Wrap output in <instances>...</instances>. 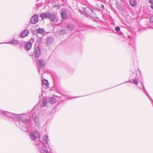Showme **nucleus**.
I'll list each match as a JSON object with an SVG mask.
<instances>
[{
  "mask_svg": "<svg viewBox=\"0 0 153 153\" xmlns=\"http://www.w3.org/2000/svg\"><path fill=\"white\" fill-rule=\"evenodd\" d=\"M29 33L28 30H25L23 31L20 34L19 36L22 38H24L27 36Z\"/></svg>",
  "mask_w": 153,
  "mask_h": 153,
  "instance_id": "8",
  "label": "nucleus"
},
{
  "mask_svg": "<svg viewBox=\"0 0 153 153\" xmlns=\"http://www.w3.org/2000/svg\"><path fill=\"white\" fill-rule=\"evenodd\" d=\"M59 33L60 35H64L66 33V31L65 29H62L59 32Z\"/></svg>",
  "mask_w": 153,
  "mask_h": 153,
  "instance_id": "23",
  "label": "nucleus"
},
{
  "mask_svg": "<svg viewBox=\"0 0 153 153\" xmlns=\"http://www.w3.org/2000/svg\"><path fill=\"white\" fill-rule=\"evenodd\" d=\"M68 30L69 31H71L75 27V26L72 25H70L68 26Z\"/></svg>",
  "mask_w": 153,
  "mask_h": 153,
  "instance_id": "17",
  "label": "nucleus"
},
{
  "mask_svg": "<svg viewBox=\"0 0 153 153\" xmlns=\"http://www.w3.org/2000/svg\"><path fill=\"white\" fill-rule=\"evenodd\" d=\"M37 33L41 34H43L44 31L43 29L40 28H39L37 31Z\"/></svg>",
  "mask_w": 153,
  "mask_h": 153,
  "instance_id": "21",
  "label": "nucleus"
},
{
  "mask_svg": "<svg viewBox=\"0 0 153 153\" xmlns=\"http://www.w3.org/2000/svg\"><path fill=\"white\" fill-rule=\"evenodd\" d=\"M49 102L51 104H54L56 102L55 99L53 97H51L49 98Z\"/></svg>",
  "mask_w": 153,
  "mask_h": 153,
  "instance_id": "16",
  "label": "nucleus"
},
{
  "mask_svg": "<svg viewBox=\"0 0 153 153\" xmlns=\"http://www.w3.org/2000/svg\"><path fill=\"white\" fill-rule=\"evenodd\" d=\"M43 139L44 143H45L48 144V136L47 135H44L43 137Z\"/></svg>",
  "mask_w": 153,
  "mask_h": 153,
  "instance_id": "11",
  "label": "nucleus"
},
{
  "mask_svg": "<svg viewBox=\"0 0 153 153\" xmlns=\"http://www.w3.org/2000/svg\"><path fill=\"white\" fill-rule=\"evenodd\" d=\"M42 83L43 85H45L46 87H47L48 85V81L46 79H43L42 80Z\"/></svg>",
  "mask_w": 153,
  "mask_h": 153,
  "instance_id": "15",
  "label": "nucleus"
},
{
  "mask_svg": "<svg viewBox=\"0 0 153 153\" xmlns=\"http://www.w3.org/2000/svg\"><path fill=\"white\" fill-rule=\"evenodd\" d=\"M83 11L85 12V13H87V14H90V12H91L93 13H94V12L91 9H90L88 7H87L86 9H85L84 10H83Z\"/></svg>",
  "mask_w": 153,
  "mask_h": 153,
  "instance_id": "12",
  "label": "nucleus"
},
{
  "mask_svg": "<svg viewBox=\"0 0 153 153\" xmlns=\"http://www.w3.org/2000/svg\"><path fill=\"white\" fill-rule=\"evenodd\" d=\"M30 138L32 140H35L36 139L39 137V134L37 131H32L30 134Z\"/></svg>",
  "mask_w": 153,
  "mask_h": 153,
  "instance_id": "2",
  "label": "nucleus"
},
{
  "mask_svg": "<svg viewBox=\"0 0 153 153\" xmlns=\"http://www.w3.org/2000/svg\"><path fill=\"white\" fill-rule=\"evenodd\" d=\"M50 13H45V18L49 19Z\"/></svg>",
  "mask_w": 153,
  "mask_h": 153,
  "instance_id": "24",
  "label": "nucleus"
},
{
  "mask_svg": "<svg viewBox=\"0 0 153 153\" xmlns=\"http://www.w3.org/2000/svg\"><path fill=\"white\" fill-rule=\"evenodd\" d=\"M0 114L6 116L9 118H12L13 119H17L19 121V123L22 126V129L25 131H28V127L29 126L30 120L29 119H26V114H14L1 110H0Z\"/></svg>",
  "mask_w": 153,
  "mask_h": 153,
  "instance_id": "1",
  "label": "nucleus"
},
{
  "mask_svg": "<svg viewBox=\"0 0 153 153\" xmlns=\"http://www.w3.org/2000/svg\"><path fill=\"white\" fill-rule=\"evenodd\" d=\"M49 19L51 22L56 21L58 19V18L56 13H50Z\"/></svg>",
  "mask_w": 153,
  "mask_h": 153,
  "instance_id": "3",
  "label": "nucleus"
},
{
  "mask_svg": "<svg viewBox=\"0 0 153 153\" xmlns=\"http://www.w3.org/2000/svg\"><path fill=\"white\" fill-rule=\"evenodd\" d=\"M6 43L9 44H17L18 43V42L17 40H13L10 42H7Z\"/></svg>",
  "mask_w": 153,
  "mask_h": 153,
  "instance_id": "18",
  "label": "nucleus"
},
{
  "mask_svg": "<svg viewBox=\"0 0 153 153\" xmlns=\"http://www.w3.org/2000/svg\"><path fill=\"white\" fill-rule=\"evenodd\" d=\"M149 2L152 4H153V0H149Z\"/></svg>",
  "mask_w": 153,
  "mask_h": 153,
  "instance_id": "28",
  "label": "nucleus"
},
{
  "mask_svg": "<svg viewBox=\"0 0 153 153\" xmlns=\"http://www.w3.org/2000/svg\"><path fill=\"white\" fill-rule=\"evenodd\" d=\"M41 54L40 49V48L37 46L35 48L34 51V56L36 58H38Z\"/></svg>",
  "mask_w": 153,
  "mask_h": 153,
  "instance_id": "5",
  "label": "nucleus"
},
{
  "mask_svg": "<svg viewBox=\"0 0 153 153\" xmlns=\"http://www.w3.org/2000/svg\"><path fill=\"white\" fill-rule=\"evenodd\" d=\"M52 76H54V75H53Z\"/></svg>",
  "mask_w": 153,
  "mask_h": 153,
  "instance_id": "34",
  "label": "nucleus"
},
{
  "mask_svg": "<svg viewBox=\"0 0 153 153\" xmlns=\"http://www.w3.org/2000/svg\"><path fill=\"white\" fill-rule=\"evenodd\" d=\"M115 30L116 31H119L120 30V27H117L115 28Z\"/></svg>",
  "mask_w": 153,
  "mask_h": 153,
  "instance_id": "26",
  "label": "nucleus"
},
{
  "mask_svg": "<svg viewBox=\"0 0 153 153\" xmlns=\"http://www.w3.org/2000/svg\"><path fill=\"white\" fill-rule=\"evenodd\" d=\"M39 114L38 111H37L36 112H35L34 114L32 115V117L34 119L35 123L37 125L39 124V120L38 117Z\"/></svg>",
  "mask_w": 153,
  "mask_h": 153,
  "instance_id": "4",
  "label": "nucleus"
},
{
  "mask_svg": "<svg viewBox=\"0 0 153 153\" xmlns=\"http://www.w3.org/2000/svg\"><path fill=\"white\" fill-rule=\"evenodd\" d=\"M130 3L131 5L133 6H135L136 4L137 3L135 0H132L130 1Z\"/></svg>",
  "mask_w": 153,
  "mask_h": 153,
  "instance_id": "19",
  "label": "nucleus"
},
{
  "mask_svg": "<svg viewBox=\"0 0 153 153\" xmlns=\"http://www.w3.org/2000/svg\"><path fill=\"white\" fill-rule=\"evenodd\" d=\"M42 149L41 148L40 149V152L41 153H42Z\"/></svg>",
  "mask_w": 153,
  "mask_h": 153,
  "instance_id": "31",
  "label": "nucleus"
},
{
  "mask_svg": "<svg viewBox=\"0 0 153 153\" xmlns=\"http://www.w3.org/2000/svg\"><path fill=\"white\" fill-rule=\"evenodd\" d=\"M150 20L151 22H153V16L150 18Z\"/></svg>",
  "mask_w": 153,
  "mask_h": 153,
  "instance_id": "27",
  "label": "nucleus"
},
{
  "mask_svg": "<svg viewBox=\"0 0 153 153\" xmlns=\"http://www.w3.org/2000/svg\"><path fill=\"white\" fill-rule=\"evenodd\" d=\"M142 84V85L143 87V92L145 93L146 95L147 96H148V97L150 99V100H152V102H153V100H152V99L150 97V96L149 95V94L146 91V90L145 89V88L144 87V86L143 85V84Z\"/></svg>",
  "mask_w": 153,
  "mask_h": 153,
  "instance_id": "10",
  "label": "nucleus"
},
{
  "mask_svg": "<svg viewBox=\"0 0 153 153\" xmlns=\"http://www.w3.org/2000/svg\"><path fill=\"white\" fill-rule=\"evenodd\" d=\"M40 16V17L42 18L43 19L45 18V13L41 14Z\"/></svg>",
  "mask_w": 153,
  "mask_h": 153,
  "instance_id": "25",
  "label": "nucleus"
},
{
  "mask_svg": "<svg viewBox=\"0 0 153 153\" xmlns=\"http://www.w3.org/2000/svg\"><path fill=\"white\" fill-rule=\"evenodd\" d=\"M62 17L63 19H65L67 18V13L65 11H62L61 12Z\"/></svg>",
  "mask_w": 153,
  "mask_h": 153,
  "instance_id": "9",
  "label": "nucleus"
},
{
  "mask_svg": "<svg viewBox=\"0 0 153 153\" xmlns=\"http://www.w3.org/2000/svg\"><path fill=\"white\" fill-rule=\"evenodd\" d=\"M38 16L37 15H33L30 19V22L33 24H35L38 22Z\"/></svg>",
  "mask_w": 153,
  "mask_h": 153,
  "instance_id": "6",
  "label": "nucleus"
},
{
  "mask_svg": "<svg viewBox=\"0 0 153 153\" xmlns=\"http://www.w3.org/2000/svg\"><path fill=\"white\" fill-rule=\"evenodd\" d=\"M33 111H34V109L33 110Z\"/></svg>",
  "mask_w": 153,
  "mask_h": 153,
  "instance_id": "33",
  "label": "nucleus"
},
{
  "mask_svg": "<svg viewBox=\"0 0 153 153\" xmlns=\"http://www.w3.org/2000/svg\"><path fill=\"white\" fill-rule=\"evenodd\" d=\"M25 49L26 50L28 51L30 49L32 45V43L30 42H25Z\"/></svg>",
  "mask_w": 153,
  "mask_h": 153,
  "instance_id": "7",
  "label": "nucleus"
},
{
  "mask_svg": "<svg viewBox=\"0 0 153 153\" xmlns=\"http://www.w3.org/2000/svg\"><path fill=\"white\" fill-rule=\"evenodd\" d=\"M45 62L42 60H39L38 61V64L41 66H44L45 65Z\"/></svg>",
  "mask_w": 153,
  "mask_h": 153,
  "instance_id": "14",
  "label": "nucleus"
},
{
  "mask_svg": "<svg viewBox=\"0 0 153 153\" xmlns=\"http://www.w3.org/2000/svg\"><path fill=\"white\" fill-rule=\"evenodd\" d=\"M150 7L151 8L153 9V6L151 5L150 6Z\"/></svg>",
  "mask_w": 153,
  "mask_h": 153,
  "instance_id": "30",
  "label": "nucleus"
},
{
  "mask_svg": "<svg viewBox=\"0 0 153 153\" xmlns=\"http://www.w3.org/2000/svg\"><path fill=\"white\" fill-rule=\"evenodd\" d=\"M102 7L103 8V9H104V7L103 5H102Z\"/></svg>",
  "mask_w": 153,
  "mask_h": 153,
  "instance_id": "32",
  "label": "nucleus"
},
{
  "mask_svg": "<svg viewBox=\"0 0 153 153\" xmlns=\"http://www.w3.org/2000/svg\"><path fill=\"white\" fill-rule=\"evenodd\" d=\"M44 151L46 153H48V151L47 150H44Z\"/></svg>",
  "mask_w": 153,
  "mask_h": 153,
  "instance_id": "29",
  "label": "nucleus"
},
{
  "mask_svg": "<svg viewBox=\"0 0 153 153\" xmlns=\"http://www.w3.org/2000/svg\"><path fill=\"white\" fill-rule=\"evenodd\" d=\"M47 104V102H46V101L45 100V99H43L42 100V104L41 105V107H45Z\"/></svg>",
  "mask_w": 153,
  "mask_h": 153,
  "instance_id": "20",
  "label": "nucleus"
},
{
  "mask_svg": "<svg viewBox=\"0 0 153 153\" xmlns=\"http://www.w3.org/2000/svg\"><path fill=\"white\" fill-rule=\"evenodd\" d=\"M129 82H133V84L137 85L138 83V79L137 78H135L133 79V80H130Z\"/></svg>",
  "mask_w": 153,
  "mask_h": 153,
  "instance_id": "13",
  "label": "nucleus"
},
{
  "mask_svg": "<svg viewBox=\"0 0 153 153\" xmlns=\"http://www.w3.org/2000/svg\"><path fill=\"white\" fill-rule=\"evenodd\" d=\"M53 40V39L52 38L48 39L47 41V44L48 45H49L51 44V43L52 42Z\"/></svg>",
  "mask_w": 153,
  "mask_h": 153,
  "instance_id": "22",
  "label": "nucleus"
}]
</instances>
